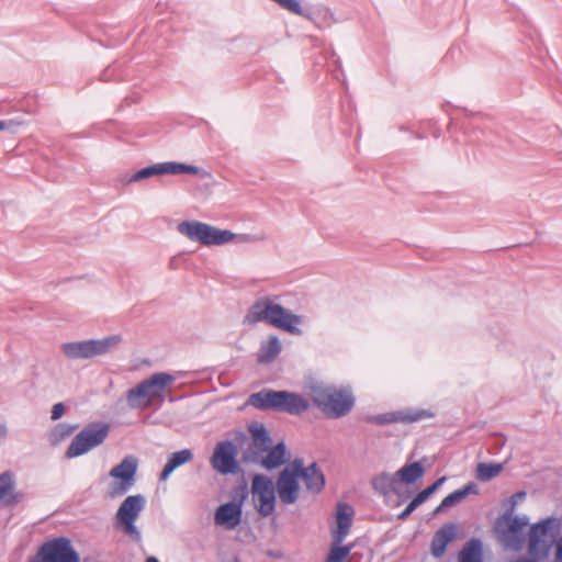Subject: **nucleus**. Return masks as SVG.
Here are the masks:
<instances>
[{
  "mask_svg": "<svg viewBox=\"0 0 562 562\" xmlns=\"http://www.w3.org/2000/svg\"><path fill=\"white\" fill-rule=\"evenodd\" d=\"M502 470L501 463L481 462L476 465L475 476L479 481L486 482L498 476Z\"/></svg>",
  "mask_w": 562,
  "mask_h": 562,
  "instance_id": "obj_31",
  "label": "nucleus"
},
{
  "mask_svg": "<svg viewBox=\"0 0 562 562\" xmlns=\"http://www.w3.org/2000/svg\"><path fill=\"white\" fill-rule=\"evenodd\" d=\"M260 322L268 323L292 335H300L302 333L299 328V325L302 323V316L293 314L270 297L257 300L244 317V324L255 325Z\"/></svg>",
  "mask_w": 562,
  "mask_h": 562,
  "instance_id": "obj_2",
  "label": "nucleus"
},
{
  "mask_svg": "<svg viewBox=\"0 0 562 562\" xmlns=\"http://www.w3.org/2000/svg\"><path fill=\"white\" fill-rule=\"evenodd\" d=\"M446 481V477H440L438 479L434 484H431L430 486L427 487V491L430 493V495L432 493H435L441 485L442 483Z\"/></svg>",
  "mask_w": 562,
  "mask_h": 562,
  "instance_id": "obj_40",
  "label": "nucleus"
},
{
  "mask_svg": "<svg viewBox=\"0 0 562 562\" xmlns=\"http://www.w3.org/2000/svg\"><path fill=\"white\" fill-rule=\"evenodd\" d=\"M351 549V546H340L334 541L325 562H344L350 554Z\"/></svg>",
  "mask_w": 562,
  "mask_h": 562,
  "instance_id": "obj_33",
  "label": "nucleus"
},
{
  "mask_svg": "<svg viewBox=\"0 0 562 562\" xmlns=\"http://www.w3.org/2000/svg\"><path fill=\"white\" fill-rule=\"evenodd\" d=\"M248 403L259 409H276L291 415H299L310 407L308 401L301 394L273 390L251 394Z\"/></svg>",
  "mask_w": 562,
  "mask_h": 562,
  "instance_id": "obj_4",
  "label": "nucleus"
},
{
  "mask_svg": "<svg viewBox=\"0 0 562 562\" xmlns=\"http://www.w3.org/2000/svg\"><path fill=\"white\" fill-rule=\"evenodd\" d=\"M167 372H157L128 390L126 401L131 408H147L155 403L162 404L166 390L175 382Z\"/></svg>",
  "mask_w": 562,
  "mask_h": 562,
  "instance_id": "obj_3",
  "label": "nucleus"
},
{
  "mask_svg": "<svg viewBox=\"0 0 562 562\" xmlns=\"http://www.w3.org/2000/svg\"><path fill=\"white\" fill-rule=\"evenodd\" d=\"M161 167V175H200L201 169L193 165H188L183 162H176V161H166L160 162Z\"/></svg>",
  "mask_w": 562,
  "mask_h": 562,
  "instance_id": "obj_28",
  "label": "nucleus"
},
{
  "mask_svg": "<svg viewBox=\"0 0 562 562\" xmlns=\"http://www.w3.org/2000/svg\"><path fill=\"white\" fill-rule=\"evenodd\" d=\"M154 176H162L161 175V167H160V162L159 164H155V165H151V166H148V167H145L140 170H138L137 172H135L128 180L127 182L131 183V182H136V181H140V180H144V179H147V178H150V177H154Z\"/></svg>",
  "mask_w": 562,
  "mask_h": 562,
  "instance_id": "obj_34",
  "label": "nucleus"
},
{
  "mask_svg": "<svg viewBox=\"0 0 562 562\" xmlns=\"http://www.w3.org/2000/svg\"><path fill=\"white\" fill-rule=\"evenodd\" d=\"M477 485L475 483H468L460 490H457L446 496L440 505L437 507L436 512H440L445 508L451 507L460 502H462L468 495L477 493Z\"/></svg>",
  "mask_w": 562,
  "mask_h": 562,
  "instance_id": "obj_25",
  "label": "nucleus"
},
{
  "mask_svg": "<svg viewBox=\"0 0 562 562\" xmlns=\"http://www.w3.org/2000/svg\"><path fill=\"white\" fill-rule=\"evenodd\" d=\"M192 459L193 453L190 449H183L171 453L160 473V480L166 481L176 469L192 461Z\"/></svg>",
  "mask_w": 562,
  "mask_h": 562,
  "instance_id": "obj_23",
  "label": "nucleus"
},
{
  "mask_svg": "<svg viewBox=\"0 0 562 562\" xmlns=\"http://www.w3.org/2000/svg\"><path fill=\"white\" fill-rule=\"evenodd\" d=\"M529 525V517L517 516L512 512L504 513L497 518L495 529L503 544L510 550L519 551L526 542L525 528Z\"/></svg>",
  "mask_w": 562,
  "mask_h": 562,
  "instance_id": "obj_8",
  "label": "nucleus"
},
{
  "mask_svg": "<svg viewBox=\"0 0 562 562\" xmlns=\"http://www.w3.org/2000/svg\"><path fill=\"white\" fill-rule=\"evenodd\" d=\"M396 475H390L387 473H381L372 480L373 488L385 496L396 492Z\"/></svg>",
  "mask_w": 562,
  "mask_h": 562,
  "instance_id": "obj_29",
  "label": "nucleus"
},
{
  "mask_svg": "<svg viewBox=\"0 0 562 562\" xmlns=\"http://www.w3.org/2000/svg\"><path fill=\"white\" fill-rule=\"evenodd\" d=\"M299 477L302 479L306 488L312 492H321L325 485L324 474L318 470L315 463L305 468L301 460V467L297 471Z\"/></svg>",
  "mask_w": 562,
  "mask_h": 562,
  "instance_id": "obj_20",
  "label": "nucleus"
},
{
  "mask_svg": "<svg viewBox=\"0 0 562 562\" xmlns=\"http://www.w3.org/2000/svg\"><path fill=\"white\" fill-rule=\"evenodd\" d=\"M425 473V469L423 468V465L419 463V462H413L411 464H406L404 467H402L397 472H396V479H397V482L401 481L402 483H405V484H413L415 483L418 479H420Z\"/></svg>",
  "mask_w": 562,
  "mask_h": 562,
  "instance_id": "obj_26",
  "label": "nucleus"
},
{
  "mask_svg": "<svg viewBox=\"0 0 562 562\" xmlns=\"http://www.w3.org/2000/svg\"><path fill=\"white\" fill-rule=\"evenodd\" d=\"M241 519V507L239 504L229 502L221 505L215 513V522L227 529H234Z\"/></svg>",
  "mask_w": 562,
  "mask_h": 562,
  "instance_id": "obj_18",
  "label": "nucleus"
},
{
  "mask_svg": "<svg viewBox=\"0 0 562 562\" xmlns=\"http://www.w3.org/2000/svg\"><path fill=\"white\" fill-rule=\"evenodd\" d=\"M31 562H80V558L68 539L57 538L44 543Z\"/></svg>",
  "mask_w": 562,
  "mask_h": 562,
  "instance_id": "obj_13",
  "label": "nucleus"
},
{
  "mask_svg": "<svg viewBox=\"0 0 562 562\" xmlns=\"http://www.w3.org/2000/svg\"><path fill=\"white\" fill-rule=\"evenodd\" d=\"M460 562H482L479 540H471L464 546L460 553Z\"/></svg>",
  "mask_w": 562,
  "mask_h": 562,
  "instance_id": "obj_32",
  "label": "nucleus"
},
{
  "mask_svg": "<svg viewBox=\"0 0 562 562\" xmlns=\"http://www.w3.org/2000/svg\"><path fill=\"white\" fill-rule=\"evenodd\" d=\"M517 562H535L533 560H520V561H517Z\"/></svg>",
  "mask_w": 562,
  "mask_h": 562,
  "instance_id": "obj_44",
  "label": "nucleus"
},
{
  "mask_svg": "<svg viewBox=\"0 0 562 562\" xmlns=\"http://www.w3.org/2000/svg\"><path fill=\"white\" fill-rule=\"evenodd\" d=\"M525 493L524 492H519V493H516L515 495L512 496V501H513V505L516 504V497H519V499H522L525 497Z\"/></svg>",
  "mask_w": 562,
  "mask_h": 562,
  "instance_id": "obj_41",
  "label": "nucleus"
},
{
  "mask_svg": "<svg viewBox=\"0 0 562 562\" xmlns=\"http://www.w3.org/2000/svg\"><path fill=\"white\" fill-rule=\"evenodd\" d=\"M8 127V123L7 122H3V121H0V131H3Z\"/></svg>",
  "mask_w": 562,
  "mask_h": 562,
  "instance_id": "obj_42",
  "label": "nucleus"
},
{
  "mask_svg": "<svg viewBox=\"0 0 562 562\" xmlns=\"http://www.w3.org/2000/svg\"><path fill=\"white\" fill-rule=\"evenodd\" d=\"M553 562H562V537L555 542Z\"/></svg>",
  "mask_w": 562,
  "mask_h": 562,
  "instance_id": "obj_38",
  "label": "nucleus"
},
{
  "mask_svg": "<svg viewBox=\"0 0 562 562\" xmlns=\"http://www.w3.org/2000/svg\"><path fill=\"white\" fill-rule=\"evenodd\" d=\"M282 345L277 336H270L267 341L262 342L258 352V361L269 363L273 361L281 352Z\"/></svg>",
  "mask_w": 562,
  "mask_h": 562,
  "instance_id": "obj_24",
  "label": "nucleus"
},
{
  "mask_svg": "<svg viewBox=\"0 0 562 562\" xmlns=\"http://www.w3.org/2000/svg\"><path fill=\"white\" fill-rule=\"evenodd\" d=\"M353 509L347 504H339L337 507L336 521L337 529L334 531L333 539L337 544H341L348 536L352 522Z\"/></svg>",
  "mask_w": 562,
  "mask_h": 562,
  "instance_id": "obj_19",
  "label": "nucleus"
},
{
  "mask_svg": "<svg viewBox=\"0 0 562 562\" xmlns=\"http://www.w3.org/2000/svg\"><path fill=\"white\" fill-rule=\"evenodd\" d=\"M454 537L456 527L453 525H447L439 529L431 541L432 555L440 558L445 553L447 546L454 539Z\"/></svg>",
  "mask_w": 562,
  "mask_h": 562,
  "instance_id": "obj_21",
  "label": "nucleus"
},
{
  "mask_svg": "<svg viewBox=\"0 0 562 562\" xmlns=\"http://www.w3.org/2000/svg\"><path fill=\"white\" fill-rule=\"evenodd\" d=\"M560 526L561 521L557 517H547L530 526L526 541L528 554L533 560L548 558Z\"/></svg>",
  "mask_w": 562,
  "mask_h": 562,
  "instance_id": "obj_6",
  "label": "nucleus"
},
{
  "mask_svg": "<svg viewBox=\"0 0 562 562\" xmlns=\"http://www.w3.org/2000/svg\"><path fill=\"white\" fill-rule=\"evenodd\" d=\"M78 428V425L58 424L49 432V442L53 446H58L66 438L70 437Z\"/></svg>",
  "mask_w": 562,
  "mask_h": 562,
  "instance_id": "obj_30",
  "label": "nucleus"
},
{
  "mask_svg": "<svg viewBox=\"0 0 562 562\" xmlns=\"http://www.w3.org/2000/svg\"><path fill=\"white\" fill-rule=\"evenodd\" d=\"M214 470L222 474L234 473L237 469L236 447L232 441L218 442L211 458Z\"/></svg>",
  "mask_w": 562,
  "mask_h": 562,
  "instance_id": "obj_15",
  "label": "nucleus"
},
{
  "mask_svg": "<svg viewBox=\"0 0 562 562\" xmlns=\"http://www.w3.org/2000/svg\"><path fill=\"white\" fill-rule=\"evenodd\" d=\"M16 502L13 491V479L9 472L0 474V507Z\"/></svg>",
  "mask_w": 562,
  "mask_h": 562,
  "instance_id": "obj_27",
  "label": "nucleus"
},
{
  "mask_svg": "<svg viewBox=\"0 0 562 562\" xmlns=\"http://www.w3.org/2000/svg\"><path fill=\"white\" fill-rule=\"evenodd\" d=\"M64 414H65V405L63 403H57V404L53 405L52 416H50V418L53 420H57V419L61 418Z\"/></svg>",
  "mask_w": 562,
  "mask_h": 562,
  "instance_id": "obj_36",
  "label": "nucleus"
},
{
  "mask_svg": "<svg viewBox=\"0 0 562 562\" xmlns=\"http://www.w3.org/2000/svg\"><path fill=\"white\" fill-rule=\"evenodd\" d=\"M249 432L251 435L249 451L252 453V461L256 462L270 448L271 438L265 426L258 423L249 426Z\"/></svg>",
  "mask_w": 562,
  "mask_h": 562,
  "instance_id": "obj_17",
  "label": "nucleus"
},
{
  "mask_svg": "<svg viewBox=\"0 0 562 562\" xmlns=\"http://www.w3.org/2000/svg\"><path fill=\"white\" fill-rule=\"evenodd\" d=\"M313 403L329 418L347 415L353 407L355 398L348 389L316 385L311 387Z\"/></svg>",
  "mask_w": 562,
  "mask_h": 562,
  "instance_id": "obj_5",
  "label": "nucleus"
},
{
  "mask_svg": "<svg viewBox=\"0 0 562 562\" xmlns=\"http://www.w3.org/2000/svg\"><path fill=\"white\" fill-rule=\"evenodd\" d=\"M286 449L283 442H279L262 454L256 462L260 463L265 469H277L285 462Z\"/></svg>",
  "mask_w": 562,
  "mask_h": 562,
  "instance_id": "obj_22",
  "label": "nucleus"
},
{
  "mask_svg": "<svg viewBox=\"0 0 562 562\" xmlns=\"http://www.w3.org/2000/svg\"><path fill=\"white\" fill-rule=\"evenodd\" d=\"M417 508V505H414V502L412 501L406 508L403 510V513L400 515V518H406L409 516L415 509Z\"/></svg>",
  "mask_w": 562,
  "mask_h": 562,
  "instance_id": "obj_39",
  "label": "nucleus"
},
{
  "mask_svg": "<svg viewBox=\"0 0 562 562\" xmlns=\"http://www.w3.org/2000/svg\"><path fill=\"white\" fill-rule=\"evenodd\" d=\"M301 467V459H295L279 475L277 484L279 498L284 504H294L299 498L300 485L297 471Z\"/></svg>",
  "mask_w": 562,
  "mask_h": 562,
  "instance_id": "obj_14",
  "label": "nucleus"
},
{
  "mask_svg": "<svg viewBox=\"0 0 562 562\" xmlns=\"http://www.w3.org/2000/svg\"><path fill=\"white\" fill-rule=\"evenodd\" d=\"M430 496V493L425 488L424 491L419 492L412 501L414 502V505H422L426 499Z\"/></svg>",
  "mask_w": 562,
  "mask_h": 562,
  "instance_id": "obj_37",
  "label": "nucleus"
},
{
  "mask_svg": "<svg viewBox=\"0 0 562 562\" xmlns=\"http://www.w3.org/2000/svg\"><path fill=\"white\" fill-rule=\"evenodd\" d=\"M279 5H281L283 9L289 10L292 13L300 14L301 13V5L297 0H273Z\"/></svg>",
  "mask_w": 562,
  "mask_h": 562,
  "instance_id": "obj_35",
  "label": "nucleus"
},
{
  "mask_svg": "<svg viewBox=\"0 0 562 562\" xmlns=\"http://www.w3.org/2000/svg\"><path fill=\"white\" fill-rule=\"evenodd\" d=\"M110 429L108 423H90L75 436L66 451V457L77 458L101 446L108 438Z\"/></svg>",
  "mask_w": 562,
  "mask_h": 562,
  "instance_id": "obj_9",
  "label": "nucleus"
},
{
  "mask_svg": "<svg viewBox=\"0 0 562 562\" xmlns=\"http://www.w3.org/2000/svg\"><path fill=\"white\" fill-rule=\"evenodd\" d=\"M432 414L425 409H405L375 415L369 418L370 423L386 425L392 423H414L431 417Z\"/></svg>",
  "mask_w": 562,
  "mask_h": 562,
  "instance_id": "obj_16",
  "label": "nucleus"
},
{
  "mask_svg": "<svg viewBox=\"0 0 562 562\" xmlns=\"http://www.w3.org/2000/svg\"><path fill=\"white\" fill-rule=\"evenodd\" d=\"M146 498L142 494L127 496L116 512V522L132 539L139 541L140 531L135 526L140 513L145 508Z\"/></svg>",
  "mask_w": 562,
  "mask_h": 562,
  "instance_id": "obj_11",
  "label": "nucleus"
},
{
  "mask_svg": "<svg viewBox=\"0 0 562 562\" xmlns=\"http://www.w3.org/2000/svg\"><path fill=\"white\" fill-rule=\"evenodd\" d=\"M138 460L135 456H126L110 471L112 482L109 484L108 494L119 497L126 494L135 484Z\"/></svg>",
  "mask_w": 562,
  "mask_h": 562,
  "instance_id": "obj_10",
  "label": "nucleus"
},
{
  "mask_svg": "<svg viewBox=\"0 0 562 562\" xmlns=\"http://www.w3.org/2000/svg\"><path fill=\"white\" fill-rule=\"evenodd\" d=\"M146 562H159L155 557H150L146 560Z\"/></svg>",
  "mask_w": 562,
  "mask_h": 562,
  "instance_id": "obj_43",
  "label": "nucleus"
},
{
  "mask_svg": "<svg viewBox=\"0 0 562 562\" xmlns=\"http://www.w3.org/2000/svg\"><path fill=\"white\" fill-rule=\"evenodd\" d=\"M251 495L256 509L263 516H270L276 507V487L271 479L255 475L251 484Z\"/></svg>",
  "mask_w": 562,
  "mask_h": 562,
  "instance_id": "obj_12",
  "label": "nucleus"
},
{
  "mask_svg": "<svg viewBox=\"0 0 562 562\" xmlns=\"http://www.w3.org/2000/svg\"><path fill=\"white\" fill-rule=\"evenodd\" d=\"M121 341L120 335L106 336L100 339L69 341L60 345V351L69 360H88L112 352Z\"/></svg>",
  "mask_w": 562,
  "mask_h": 562,
  "instance_id": "obj_7",
  "label": "nucleus"
},
{
  "mask_svg": "<svg viewBox=\"0 0 562 562\" xmlns=\"http://www.w3.org/2000/svg\"><path fill=\"white\" fill-rule=\"evenodd\" d=\"M177 231L189 240L206 247L222 246L231 243L251 244L265 240L263 235L235 234L229 229H221L195 220L179 223Z\"/></svg>",
  "mask_w": 562,
  "mask_h": 562,
  "instance_id": "obj_1",
  "label": "nucleus"
}]
</instances>
